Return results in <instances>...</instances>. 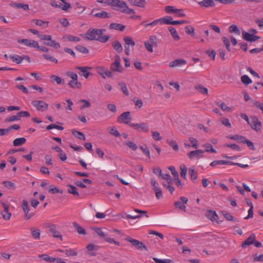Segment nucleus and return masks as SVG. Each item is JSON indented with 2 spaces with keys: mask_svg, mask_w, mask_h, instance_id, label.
Returning <instances> with one entry per match:
<instances>
[{
  "mask_svg": "<svg viewBox=\"0 0 263 263\" xmlns=\"http://www.w3.org/2000/svg\"><path fill=\"white\" fill-rule=\"evenodd\" d=\"M105 29H90L86 34V38L90 41L96 40L102 43L107 42L110 36L108 35H102L103 33L105 31Z\"/></svg>",
  "mask_w": 263,
  "mask_h": 263,
  "instance_id": "nucleus-1",
  "label": "nucleus"
},
{
  "mask_svg": "<svg viewBox=\"0 0 263 263\" xmlns=\"http://www.w3.org/2000/svg\"><path fill=\"white\" fill-rule=\"evenodd\" d=\"M66 75L71 79L68 83V86L72 89H80L82 87V83L78 81V74L72 71H67Z\"/></svg>",
  "mask_w": 263,
  "mask_h": 263,
  "instance_id": "nucleus-2",
  "label": "nucleus"
},
{
  "mask_svg": "<svg viewBox=\"0 0 263 263\" xmlns=\"http://www.w3.org/2000/svg\"><path fill=\"white\" fill-rule=\"evenodd\" d=\"M105 3L112 7V8L118 11L124 13L125 8H127V4L124 1L120 0H107Z\"/></svg>",
  "mask_w": 263,
  "mask_h": 263,
  "instance_id": "nucleus-3",
  "label": "nucleus"
},
{
  "mask_svg": "<svg viewBox=\"0 0 263 263\" xmlns=\"http://www.w3.org/2000/svg\"><path fill=\"white\" fill-rule=\"evenodd\" d=\"M21 206L24 213V219L29 220L35 215V213L31 212L29 209V204L27 201L23 200Z\"/></svg>",
  "mask_w": 263,
  "mask_h": 263,
  "instance_id": "nucleus-4",
  "label": "nucleus"
},
{
  "mask_svg": "<svg viewBox=\"0 0 263 263\" xmlns=\"http://www.w3.org/2000/svg\"><path fill=\"white\" fill-rule=\"evenodd\" d=\"M132 117L129 111H125L122 113L118 118L117 121L120 123H124L130 126V124H133L130 121Z\"/></svg>",
  "mask_w": 263,
  "mask_h": 263,
  "instance_id": "nucleus-5",
  "label": "nucleus"
},
{
  "mask_svg": "<svg viewBox=\"0 0 263 263\" xmlns=\"http://www.w3.org/2000/svg\"><path fill=\"white\" fill-rule=\"evenodd\" d=\"M130 126L139 132L148 133L149 131L148 124L145 122L133 123L130 124Z\"/></svg>",
  "mask_w": 263,
  "mask_h": 263,
  "instance_id": "nucleus-6",
  "label": "nucleus"
},
{
  "mask_svg": "<svg viewBox=\"0 0 263 263\" xmlns=\"http://www.w3.org/2000/svg\"><path fill=\"white\" fill-rule=\"evenodd\" d=\"M151 184L152 189L155 192V195L157 199H159L162 197V193L159 184L154 178L151 179Z\"/></svg>",
  "mask_w": 263,
  "mask_h": 263,
  "instance_id": "nucleus-7",
  "label": "nucleus"
},
{
  "mask_svg": "<svg viewBox=\"0 0 263 263\" xmlns=\"http://www.w3.org/2000/svg\"><path fill=\"white\" fill-rule=\"evenodd\" d=\"M125 52L126 55L130 54V47H134L135 45V42L130 36H126L124 38Z\"/></svg>",
  "mask_w": 263,
  "mask_h": 263,
  "instance_id": "nucleus-8",
  "label": "nucleus"
},
{
  "mask_svg": "<svg viewBox=\"0 0 263 263\" xmlns=\"http://www.w3.org/2000/svg\"><path fill=\"white\" fill-rule=\"evenodd\" d=\"M97 73L103 78L106 79L107 77H112V73L108 70V69L103 66H99L96 68Z\"/></svg>",
  "mask_w": 263,
  "mask_h": 263,
  "instance_id": "nucleus-9",
  "label": "nucleus"
},
{
  "mask_svg": "<svg viewBox=\"0 0 263 263\" xmlns=\"http://www.w3.org/2000/svg\"><path fill=\"white\" fill-rule=\"evenodd\" d=\"M204 153V151L203 149H196L189 152L187 154V156L190 159H199L200 158L203 157Z\"/></svg>",
  "mask_w": 263,
  "mask_h": 263,
  "instance_id": "nucleus-10",
  "label": "nucleus"
},
{
  "mask_svg": "<svg viewBox=\"0 0 263 263\" xmlns=\"http://www.w3.org/2000/svg\"><path fill=\"white\" fill-rule=\"evenodd\" d=\"M250 119V124H248L250 125L253 129L256 131L259 130L261 127V122L256 116L251 117Z\"/></svg>",
  "mask_w": 263,
  "mask_h": 263,
  "instance_id": "nucleus-11",
  "label": "nucleus"
},
{
  "mask_svg": "<svg viewBox=\"0 0 263 263\" xmlns=\"http://www.w3.org/2000/svg\"><path fill=\"white\" fill-rule=\"evenodd\" d=\"M110 68L114 71L119 72H121L122 71V67L120 64V57L119 55L116 56L115 61L111 64Z\"/></svg>",
  "mask_w": 263,
  "mask_h": 263,
  "instance_id": "nucleus-12",
  "label": "nucleus"
},
{
  "mask_svg": "<svg viewBox=\"0 0 263 263\" xmlns=\"http://www.w3.org/2000/svg\"><path fill=\"white\" fill-rule=\"evenodd\" d=\"M180 201L176 202L174 204L176 208L180 209L184 211H186V206L185 204L188 202V199L185 197H181L180 198Z\"/></svg>",
  "mask_w": 263,
  "mask_h": 263,
  "instance_id": "nucleus-13",
  "label": "nucleus"
},
{
  "mask_svg": "<svg viewBox=\"0 0 263 263\" xmlns=\"http://www.w3.org/2000/svg\"><path fill=\"white\" fill-rule=\"evenodd\" d=\"M156 38L154 36H151L149 40L144 42L145 48L147 51L151 52H153V45L156 44Z\"/></svg>",
  "mask_w": 263,
  "mask_h": 263,
  "instance_id": "nucleus-14",
  "label": "nucleus"
},
{
  "mask_svg": "<svg viewBox=\"0 0 263 263\" xmlns=\"http://www.w3.org/2000/svg\"><path fill=\"white\" fill-rule=\"evenodd\" d=\"M32 105L38 110L44 111L48 108V105L43 101H34Z\"/></svg>",
  "mask_w": 263,
  "mask_h": 263,
  "instance_id": "nucleus-15",
  "label": "nucleus"
},
{
  "mask_svg": "<svg viewBox=\"0 0 263 263\" xmlns=\"http://www.w3.org/2000/svg\"><path fill=\"white\" fill-rule=\"evenodd\" d=\"M75 69L79 70L82 72V73H79L80 76L87 79L90 74L89 70L91 69V68L88 66H76Z\"/></svg>",
  "mask_w": 263,
  "mask_h": 263,
  "instance_id": "nucleus-16",
  "label": "nucleus"
},
{
  "mask_svg": "<svg viewBox=\"0 0 263 263\" xmlns=\"http://www.w3.org/2000/svg\"><path fill=\"white\" fill-rule=\"evenodd\" d=\"M17 42L30 47L35 48L36 47L38 46V42L33 40H17Z\"/></svg>",
  "mask_w": 263,
  "mask_h": 263,
  "instance_id": "nucleus-17",
  "label": "nucleus"
},
{
  "mask_svg": "<svg viewBox=\"0 0 263 263\" xmlns=\"http://www.w3.org/2000/svg\"><path fill=\"white\" fill-rule=\"evenodd\" d=\"M47 227L49 228V231L52 233L53 237L59 238L61 240H62V235L60 232L56 230V227L54 224H49Z\"/></svg>",
  "mask_w": 263,
  "mask_h": 263,
  "instance_id": "nucleus-18",
  "label": "nucleus"
},
{
  "mask_svg": "<svg viewBox=\"0 0 263 263\" xmlns=\"http://www.w3.org/2000/svg\"><path fill=\"white\" fill-rule=\"evenodd\" d=\"M242 37L243 39L249 42H255L257 40L259 39L260 37L258 36L255 35L253 34H251L249 32H247L244 31L242 33Z\"/></svg>",
  "mask_w": 263,
  "mask_h": 263,
  "instance_id": "nucleus-19",
  "label": "nucleus"
},
{
  "mask_svg": "<svg viewBox=\"0 0 263 263\" xmlns=\"http://www.w3.org/2000/svg\"><path fill=\"white\" fill-rule=\"evenodd\" d=\"M256 239L255 234H252L241 245V247L246 248L248 246L253 245Z\"/></svg>",
  "mask_w": 263,
  "mask_h": 263,
  "instance_id": "nucleus-20",
  "label": "nucleus"
},
{
  "mask_svg": "<svg viewBox=\"0 0 263 263\" xmlns=\"http://www.w3.org/2000/svg\"><path fill=\"white\" fill-rule=\"evenodd\" d=\"M1 203L4 208V211L1 212V215L4 219L9 220L11 216V213L8 212L9 206L3 202H1Z\"/></svg>",
  "mask_w": 263,
  "mask_h": 263,
  "instance_id": "nucleus-21",
  "label": "nucleus"
},
{
  "mask_svg": "<svg viewBox=\"0 0 263 263\" xmlns=\"http://www.w3.org/2000/svg\"><path fill=\"white\" fill-rule=\"evenodd\" d=\"M16 150L15 149H12L11 151H9L7 153V156L8 157V161L10 163H11L12 164H14L16 161Z\"/></svg>",
  "mask_w": 263,
  "mask_h": 263,
  "instance_id": "nucleus-22",
  "label": "nucleus"
},
{
  "mask_svg": "<svg viewBox=\"0 0 263 263\" xmlns=\"http://www.w3.org/2000/svg\"><path fill=\"white\" fill-rule=\"evenodd\" d=\"M128 2L133 6L142 8H144L146 4L145 0H128Z\"/></svg>",
  "mask_w": 263,
  "mask_h": 263,
  "instance_id": "nucleus-23",
  "label": "nucleus"
},
{
  "mask_svg": "<svg viewBox=\"0 0 263 263\" xmlns=\"http://www.w3.org/2000/svg\"><path fill=\"white\" fill-rule=\"evenodd\" d=\"M16 129V124H14L7 128H0V136L8 135L12 130Z\"/></svg>",
  "mask_w": 263,
  "mask_h": 263,
  "instance_id": "nucleus-24",
  "label": "nucleus"
},
{
  "mask_svg": "<svg viewBox=\"0 0 263 263\" xmlns=\"http://www.w3.org/2000/svg\"><path fill=\"white\" fill-rule=\"evenodd\" d=\"M44 44L46 45L51 47L55 49H58L61 47L60 43L55 40H52V37L51 38V40H48V42H45Z\"/></svg>",
  "mask_w": 263,
  "mask_h": 263,
  "instance_id": "nucleus-25",
  "label": "nucleus"
},
{
  "mask_svg": "<svg viewBox=\"0 0 263 263\" xmlns=\"http://www.w3.org/2000/svg\"><path fill=\"white\" fill-rule=\"evenodd\" d=\"M186 64V61L183 59H177L172 62L170 64V67H174L177 66H180Z\"/></svg>",
  "mask_w": 263,
  "mask_h": 263,
  "instance_id": "nucleus-26",
  "label": "nucleus"
},
{
  "mask_svg": "<svg viewBox=\"0 0 263 263\" xmlns=\"http://www.w3.org/2000/svg\"><path fill=\"white\" fill-rule=\"evenodd\" d=\"M110 29H115L123 31L125 29V26L123 25L118 23H111L109 25V27Z\"/></svg>",
  "mask_w": 263,
  "mask_h": 263,
  "instance_id": "nucleus-27",
  "label": "nucleus"
},
{
  "mask_svg": "<svg viewBox=\"0 0 263 263\" xmlns=\"http://www.w3.org/2000/svg\"><path fill=\"white\" fill-rule=\"evenodd\" d=\"M198 4L201 7H203L205 8L213 7L215 6V3L213 0H203L202 1L199 2Z\"/></svg>",
  "mask_w": 263,
  "mask_h": 263,
  "instance_id": "nucleus-28",
  "label": "nucleus"
},
{
  "mask_svg": "<svg viewBox=\"0 0 263 263\" xmlns=\"http://www.w3.org/2000/svg\"><path fill=\"white\" fill-rule=\"evenodd\" d=\"M32 23H35L36 25L42 27L43 28H46L48 27L49 24V22L48 21H43L41 20H36L34 19L31 21Z\"/></svg>",
  "mask_w": 263,
  "mask_h": 263,
  "instance_id": "nucleus-29",
  "label": "nucleus"
},
{
  "mask_svg": "<svg viewBox=\"0 0 263 263\" xmlns=\"http://www.w3.org/2000/svg\"><path fill=\"white\" fill-rule=\"evenodd\" d=\"M161 25L167 24V25H173V18L171 16H165L162 18H160Z\"/></svg>",
  "mask_w": 263,
  "mask_h": 263,
  "instance_id": "nucleus-30",
  "label": "nucleus"
},
{
  "mask_svg": "<svg viewBox=\"0 0 263 263\" xmlns=\"http://www.w3.org/2000/svg\"><path fill=\"white\" fill-rule=\"evenodd\" d=\"M39 257L48 262H53L55 260L54 257H50L46 254H40Z\"/></svg>",
  "mask_w": 263,
  "mask_h": 263,
  "instance_id": "nucleus-31",
  "label": "nucleus"
},
{
  "mask_svg": "<svg viewBox=\"0 0 263 263\" xmlns=\"http://www.w3.org/2000/svg\"><path fill=\"white\" fill-rule=\"evenodd\" d=\"M202 147L204 148V152L209 153L211 152L215 154L217 153V151L213 148L212 145L209 143H206L203 144Z\"/></svg>",
  "mask_w": 263,
  "mask_h": 263,
  "instance_id": "nucleus-32",
  "label": "nucleus"
},
{
  "mask_svg": "<svg viewBox=\"0 0 263 263\" xmlns=\"http://www.w3.org/2000/svg\"><path fill=\"white\" fill-rule=\"evenodd\" d=\"M31 235L34 239L39 240L40 238L41 231L39 229L34 228H30Z\"/></svg>",
  "mask_w": 263,
  "mask_h": 263,
  "instance_id": "nucleus-33",
  "label": "nucleus"
},
{
  "mask_svg": "<svg viewBox=\"0 0 263 263\" xmlns=\"http://www.w3.org/2000/svg\"><path fill=\"white\" fill-rule=\"evenodd\" d=\"M168 30L171 32L173 39L175 41H179L180 39V36L178 35L176 29L173 27H169Z\"/></svg>",
  "mask_w": 263,
  "mask_h": 263,
  "instance_id": "nucleus-34",
  "label": "nucleus"
},
{
  "mask_svg": "<svg viewBox=\"0 0 263 263\" xmlns=\"http://www.w3.org/2000/svg\"><path fill=\"white\" fill-rule=\"evenodd\" d=\"M24 62L27 63L31 62L30 58L27 55H23L22 56L17 55V64L22 63Z\"/></svg>",
  "mask_w": 263,
  "mask_h": 263,
  "instance_id": "nucleus-35",
  "label": "nucleus"
},
{
  "mask_svg": "<svg viewBox=\"0 0 263 263\" xmlns=\"http://www.w3.org/2000/svg\"><path fill=\"white\" fill-rule=\"evenodd\" d=\"M167 143L175 151H178L179 146L177 142L172 139H167Z\"/></svg>",
  "mask_w": 263,
  "mask_h": 263,
  "instance_id": "nucleus-36",
  "label": "nucleus"
},
{
  "mask_svg": "<svg viewBox=\"0 0 263 263\" xmlns=\"http://www.w3.org/2000/svg\"><path fill=\"white\" fill-rule=\"evenodd\" d=\"M71 132L72 135L78 139L83 140H85V136L83 133L77 131L76 129H72Z\"/></svg>",
  "mask_w": 263,
  "mask_h": 263,
  "instance_id": "nucleus-37",
  "label": "nucleus"
},
{
  "mask_svg": "<svg viewBox=\"0 0 263 263\" xmlns=\"http://www.w3.org/2000/svg\"><path fill=\"white\" fill-rule=\"evenodd\" d=\"M189 141L190 142L191 147L194 149H197L198 148V141L196 138L190 137L189 138Z\"/></svg>",
  "mask_w": 263,
  "mask_h": 263,
  "instance_id": "nucleus-38",
  "label": "nucleus"
},
{
  "mask_svg": "<svg viewBox=\"0 0 263 263\" xmlns=\"http://www.w3.org/2000/svg\"><path fill=\"white\" fill-rule=\"evenodd\" d=\"M112 46L115 50H116L118 53H121L123 51V48L121 44L118 42L116 41L112 43Z\"/></svg>",
  "mask_w": 263,
  "mask_h": 263,
  "instance_id": "nucleus-39",
  "label": "nucleus"
},
{
  "mask_svg": "<svg viewBox=\"0 0 263 263\" xmlns=\"http://www.w3.org/2000/svg\"><path fill=\"white\" fill-rule=\"evenodd\" d=\"M50 78L52 81L56 82L58 84L60 85L64 83V80L56 75H51Z\"/></svg>",
  "mask_w": 263,
  "mask_h": 263,
  "instance_id": "nucleus-40",
  "label": "nucleus"
},
{
  "mask_svg": "<svg viewBox=\"0 0 263 263\" xmlns=\"http://www.w3.org/2000/svg\"><path fill=\"white\" fill-rule=\"evenodd\" d=\"M73 225L74 227V228L76 229L78 233L79 234L81 235H85L86 234V231L85 230L81 227L80 226H79L77 223L73 222Z\"/></svg>",
  "mask_w": 263,
  "mask_h": 263,
  "instance_id": "nucleus-41",
  "label": "nucleus"
},
{
  "mask_svg": "<svg viewBox=\"0 0 263 263\" xmlns=\"http://www.w3.org/2000/svg\"><path fill=\"white\" fill-rule=\"evenodd\" d=\"M68 186L69 187V189L68 190V193L73 194L75 196H79V193L77 191V189L76 186L72 185H68Z\"/></svg>",
  "mask_w": 263,
  "mask_h": 263,
  "instance_id": "nucleus-42",
  "label": "nucleus"
},
{
  "mask_svg": "<svg viewBox=\"0 0 263 263\" xmlns=\"http://www.w3.org/2000/svg\"><path fill=\"white\" fill-rule=\"evenodd\" d=\"M229 31L231 33H234L236 35H240V31L238 29L237 26L235 25H232L229 27Z\"/></svg>",
  "mask_w": 263,
  "mask_h": 263,
  "instance_id": "nucleus-43",
  "label": "nucleus"
},
{
  "mask_svg": "<svg viewBox=\"0 0 263 263\" xmlns=\"http://www.w3.org/2000/svg\"><path fill=\"white\" fill-rule=\"evenodd\" d=\"M189 172L191 175V180L193 182H195V181L196 180V179L197 178V175H198L197 172L193 168H191V169H189Z\"/></svg>",
  "mask_w": 263,
  "mask_h": 263,
  "instance_id": "nucleus-44",
  "label": "nucleus"
},
{
  "mask_svg": "<svg viewBox=\"0 0 263 263\" xmlns=\"http://www.w3.org/2000/svg\"><path fill=\"white\" fill-rule=\"evenodd\" d=\"M119 86L121 87V89L123 93L125 96H128L129 95V91L127 88L126 85L124 82H120L119 84Z\"/></svg>",
  "mask_w": 263,
  "mask_h": 263,
  "instance_id": "nucleus-45",
  "label": "nucleus"
},
{
  "mask_svg": "<svg viewBox=\"0 0 263 263\" xmlns=\"http://www.w3.org/2000/svg\"><path fill=\"white\" fill-rule=\"evenodd\" d=\"M241 142L246 143L248 146L249 147V148L251 150H254L255 149V146L253 142H252L250 140L248 139H246L245 137H244V139H243Z\"/></svg>",
  "mask_w": 263,
  "mask_h": 263,
  "instance_id": "nucleus-46",
  "label": "nucleus"
},
{
  "mask_svg": "<svg viewBox=\"0 0 263 263\" xmlns=\"http://www.w3.org/2000/svg\"><path fill=\"white\" fill-rule=\"evenodd\" d=\"M109 132L116 137H119L121 136L120 133L115 127H109Z\"/></svg>",
  "mask_w": 263,
  "mask_h": 263,
  "instance_id": "nucleus-47",
  "label": "nucleus"
},
{
  "mask_svg": "<svg viewBox=\"0 0 263 263\" xmlns=\"http://www.w3.org/2000/svg\"><path fill=\"white\" fill-rule=\"evenodd\" d=\"M43 57H44V58L45 59H46L47 61H50V62H53L55 63H58V60L57 59L54 58L53 57L49 55V54L44 53L43 54Z\"/></svg>",
  "mask_w": 263,
  "mask_h": 263,
  "instance_id": "nucleus-48",
  "label": "nucleus"
},
{
  "mask_svg": "<svg viewBox=\"0 0 263 263\" xmlns=\"http://www.w3.org/2000/svg\"><path fill=\"white\" fill-rule=\"evenodd\" d=\"M79 102L80 103H83V105L81 106L80 107V109L81 110H83L85 108H89L91 106V104H90V103L89 102V101L87 100H80L79 101Z\"/></svg>",
  "mask_w": 263,
  "mask_h": 263,
  "instance_id": "nucleus-49",
  "label": "nucleus"
},
{
  "mask_svg": "<svg viewBox=\"0 0 263 263\" xmlns=\"http://www.w3.org/2000/svg\"><path fill=\"white\" fill-rule=\"evenodd\" d=\"M59 8H61L64 11H67L68 9L71 8V6L70 4L66 3L65 1H64V2H62V3L59 5Z\"/></svg>",
  "mask_w": 263,
  "mask_h": 263,
  "instance_id": "nucleus-50",
  "label": "nucleus"
},
{
  "mask_svg": "<svg viewBox=\"0 0 263 263\" xmlns=\"http://www.w3.org/2000/svg\"><path fill=\"white\" fill-rule=\"evenodd\" d=\"M30 116V114L28 111H21L17 112V120H20L21 118L29 117Z\"/></svg>",
  "mask_w": 263,
  "mask_h": 263,
  "instance_id": "nucleus-51",
  "label": "nucleus"
},
{
  "mask_svg": "<svg viewBox=\"0 0 263 263\" xmlns=\"http://www.w3.org/2000/svg\"><path fill=\"white\" fill-rule=\"evenodd\" d=\"M62 252H64L67 256H73L77 255V252L72 249H67L65 251H60Z\"/></svg>",
  "mask_w": 263,
  "mask_h": 263,
  "instance_id": "nucleus-52",
  "label": "nucleus"
},
{
  "mask_svg": "<svg viewBox=\"0 0 263 263\" xmlns=\"http://www.w3.org/2000/svg\"><path fill=\"white\" fill-rule=\"evenodd\" d=\"M51 129H57L58 130H62L64 129V127L62 126L56 125L55 124H50L46 127L47 130H50Z\"/></svg>",
  "mask_w": 263,
  "mask_h": 263,
  "instance_id": "nucleus-53",
  "label": "nucleus"
},
{
  "mask_svg": "<svg viewBox=\"0 0 263 263\" xmlns=\"http://www.w3.org/2000/svg\"><path fill=\"white\" fill-rule=\"evenodd\" d=\"M154 260L156 263H174V261L170 259H159L154 258Z\"/></svg>",
  "mask_w": 263,
  "mask_h": 263,
  "instance_id": "nucleus-54",
  "label": "nucleus"
},
{
  "mask_svg": "<svg viewBox=\"0 0 263 263\" xmlns=\"http://www.w3.org/2000/svg\"><path fill=\"white\" fill-rule=\"evenodd\" d=\"M49 192L52 194H56V193H61L62 194L63 193V191L62 190H59L58 188H57L56 186H54V185H50V188L49 189Z\"/></svg>",
  "mask_w": 263,
  "mask_h": 263,
  "instance_id": "nucleus-55",
  "label": "nucleus"
},
{
  "mask_svg": "<svg viewBox=\"0 0 263 263\" xmlns=\"http://www.w3.org/2000/svg\"><path fill=\"white\" fill-rule=\"evenodd\" d=\"M241 80L242 82L246 85H249L252 83L251 79L246 74L241 77Z\"/></svg>",
  "mask_w": 263,
  "mask_h": 263,
  "instance_id": "nucleus-56",
  "label": "nucleus"
},
{
  "mask_svg": "<svg viewBox=\"0 0 263 263\" xmlns=\"http://www.w3.org/2000/svg\"><path fill=\"white\" fill-rule=\"evenodd\" d=\"M220 123L224 125L225 126L231 128V124L230 122V120L228 118H221L220 119Z\"/></svg>",
  "mask_w": 263,
  "mask_h": 263,
  "instance_id": "nucleus-57",
  "label": "nucleus"
},
{
  "mask_svg": "<svg viewBox=\"0 0 263 263\" xmlns=\"http://www.w3.org/2000/svg\"><path fill=\"white\" fill-rule=\"evenodd\" d=\"M153 138L157 141H160L162 139V137L160 136V133L157 131H152V132Z\"/></svg>",
  "mask_w": 263,
  "mask_h": 263,
  "instance_id": "nucleus-58",
  "label": "nucleus"
},
{
  "mask_svg": "<svg viewBox=\"0 0 263 263\" xmlns=\"http://www.w3.org/2000/svg\"><path fill=\"white\" fill-rule=\"evenodd\" d=\"M217 105L219 106L221 109L223 111H230L231 110L230 107H229L225 103H217Z\"/></svg>",
  "mask_w": 263,
  "mask_h": 263,
  "instance_id": "nucleus-59",
  "label": "nucleus"
},
{
  "mask_svg": "<svg viewBox=\"0 0 263 263\" xmlns=\"http://www.w3.org/2000/svg\"><path fill=\"white\" fill-rule=\"evenodd\" d=\"M94 16L100 18H107L109 17V14L106 12L101 11L95 14Z\"/></svg>",
  "mask_w": 263,
  "mask_h": 263,
  "instance_id": "nucleus-60",
  "label": "nucleus"
},
{
  "mask_svg": "<svg viewBox=\"0 0 263 263\" xmlns=\"http://www.w3.org/2000/svg\"><path fill=\"white\" fill-rule=\"evenodd\" d=\"M228 138L238 141L241 142V141L244 139V137L240 136L238 135H229L227 137Z\"/></svg>",
  "mask_w": 263,
  "mask_h": 263,
  "instance_id": "nucleus-61",
  "label": "nucleus"
},
{
  "mask_svg": "<svg viewBox=\"0 0 263 263\" xmlns=\"http://www.w3.org/2000/svg\"><path fill=\"white\" fill-rule=\"evenodd\" d=\"M224 146L229 147L233 150H235L237 151H240L241 150L240 146L236 144H226L224 145Z\"/></svg>",
  "mask_w": 263,
  "mask_h": 263,
  "instance_id": "nucleus-62",
  "label": "nucleus"
},
{
  "mask_svg": "<svg viewBox=\"0 0 263 263\" xmlns=\"http://www.w3.org/2000/svg\"><path fill=\"white\" fill-rule=\"evenodd\" d=\"M76 48L77 51H78L81 53H83L87 54V53H88V52H89V50L83 46H81V45L78 46L76 47Z\"/></svg>",
  "mask_w": 263,
  "mask_h": 263,
  "instance_id": "nucleus-63",
  "label": "nucleus"
},
{
  "mask_svg": "<svg viewBox=\"0 0 263 263\" xmlns=\"http://www.w3.org/2000/svg\"><path fill=\"white\" fill-rule=\"evenodd\" d=\"M95 232L100 237L105 239L107 235L105 232H104L101 228H96L95 229Z\"/></svg>",
  "mask_w": 263,
  "mask_h": 263,
  "instance_id": "nucleus-64",
  "label": "nucleus"
}]
</instances>
